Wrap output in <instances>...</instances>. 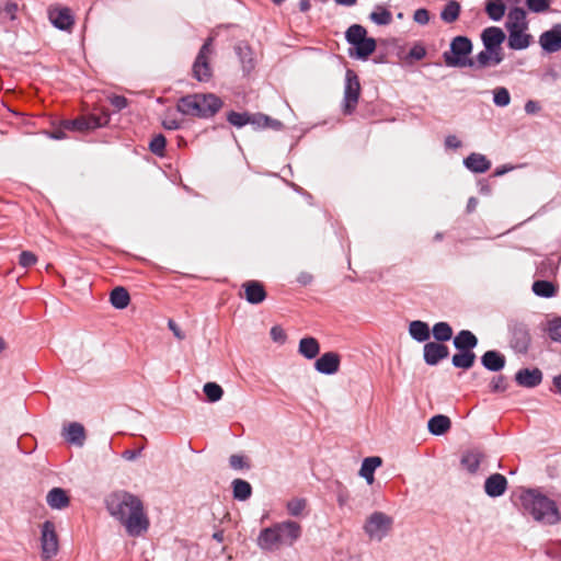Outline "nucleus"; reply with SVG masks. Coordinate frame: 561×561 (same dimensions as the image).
Here are the masks:
<instances>
[{"mask_svg": "<svg viewBox=\"0 0 561 561\" xmlns=\"http://www.w3.org/2000/svg\"><path fill=\"white\" fill-rule=\"evenodd\" d=\"M105 508L119 522L129 537H139L148 531L150 522L142 501L128 491H115L105 497Z\"/></svg>", "mask_w": 561, "mask_h": 561, "instance_id": "f257e3e1", "label": "nucleus"}, {"mask_svg": "<svg viewBox=\"0 0 561 561\" xmlns=\"http://www.w3.org/2000/svg\"><path fill=\"white\" fill-rule=\"evenodd\" d=\"M519 510L535 522L554 526L561 523V512L557 502L539 488H522L518 494Z\"/></svg>", "mask_w": 561, "mask_h": 561, "instance_id": "f03ea898", "label": "nucleus"}, {"mask_svg": "<svg viewBox=\"0 0 561 561\" xmlns=\"http://www.w3.org/2000/svg\"><path fill=\"white\" fill-rule=\"evenodd\" d=\"M224 104L222 99L213 92L190 93L178 100L176 112L184 116L209 119L222 108Z\"/></svg>", "mask_w": 561, "mask_h": 561, "instance_id": "7ed1b4c3", "label": "nucleus"}, {"mask_svg": "<svg viewBox=\"0 0 561 561\" xmlns=\"http://www.w3.org/2000/svg\"><path fill=\"white\" fill-rule=\"evenodd\" d=\"M471 38L467 35H457L451 38L449 48L443 53L442 58L449 68H470L473 64Z\"/></svg>", "mask_w": 561, "mask_h": 561, "instance_id": "20e7f679", "label": "nucleus"}, {"mask_svg": "<svg viewBox=\"0 0 561 561\" xmlns=\"http://www.w3.org/2000/svg\"><path fill=\"white\" fill-rule=\"evenodd\" d=\"M510 346L516 354L526 355L531 346V335L528 325L522 321L508 323Z\"/></svg>", "mask_w": 561, "mask_h": 561, "instance_id": "39448f33", "label": "nucleus"}, {"mask_svg": "<svg viewBox=\"0 0 561 561\" xmlns=\"http://www.w3.org/2000/svg\"><path fill=\"white\" fill-rule=\"evenodd\" d=\"M360 95V83L357 73L347 69L345 72V84L343 95V113L345 115H352L358 103Z\"/></svg>", "mask_w": 561, "mask_h": 561, "instance_id": "423d86ee", "label": "nucleus"}, {"mask_svg": "<svg viewBox=\"0 0 561 561\" xmlns=\"http://www.w3.org/2000/svg\"><path fill=\"white\" fill-rule=\"evenodd\" d=\"M392 523V518L387 514L382 512H374L367 518L364 525V531L369 538L381 540L388 535Z\"/></svg>", "mask_w": 561, "mask_h": 561, "instance_id": "0eeeda50", "label": "nucleus"}, {"mask_svg": "<svg viewBox=\"0 0 561 561\" xmlns=\"http://www.w3.org/2000/svg\"><path fill=\"white\" fill-rule=\"evenodd\" d=\"M42 554L45 559H50L58 552V536L55 524L51 520H45L41 528Z\"/></svg>", "mask_w": 561, "mask_h": 561, "instance_id": "6e6552de", "label": "nucleus"}, {"mask_svg": "<svg viewBox=\"0 0 561 561\" xmlns=\"http://www.w3.org/2000/svg\"><path fill=\"white\" fill-rule=\"evenodd\" d=\"M48 19L51 25L59 31L70 32L75 25V15L68 7L49 8Z\"/></svg>", "mask_w": 561, "mask_h": 561, "instance_id": "1a4fd4ad", "label": "nucleus"}, {"mask_svg": "<svg viewBox=\"0 0 561 561\" xmlns=\"http://www.w3.org/2000/svg\"><path fill=\"white\" fill-rule=\"evenodd\" d=\"M541 50L551 55L561 50V23L553 24L549 30L542 32L538 41Z\"/></svg>", "mask_w": 561, "mask_h": 561, "instance_id": "9d476101", "label": "nucleus"}, {"mask_svg": "<svg viewBox=\"0 0 561 561\" xmlns=\"http://www.w3.org/2000/svg\"><path fill=\"white\" fill-rule=\"evenodd\" d=\"M450 355L449 347L446 344L428 341L423 346V360L430 366H437Z\"/></svg>", "mask_w": 561, "mask_h": 561, "instance_id": "9b49d317", "label": "nucleus"}, {"mask_svg": "<svg viewBox=\"0 0 561 561\" xmlns=\"http://www.w3.org/2000/svg\"><path fill=\"white\" fill-rule=\"evenodd\" d=\"M543 380V373L538 367H523L514 375V381L517 386L534 389L541 385Z\"/></svg>", "mask_w": 561, "mask_h": 561, "instance_id": "f8f14e48", "label": "nucleus"}, {"mask_svg": "<svg viewBox=\"0 0 561 561\" xmlns=\"http://www.w3.org/2000/svg\"><path fill=\"white\" fill-rule=\"evenodd\" d=\"M341 366V356L336 352H325L316 358L314 369L322 375L332 376Z\"/></svg>", "mask_w": 561, "mask_h": 561, "instance_id": "ddd939ff", "label": "nucleus"}, {"mask_svg": "<svg viewBox=\"0 0 561 561\" xmlns=\"http://www.w3.org/2000/svg\"><path fill=\"white\" fill-rule=\"evenodd\" d=\"M243 298L250 305H260L267 298V291L262 282L256 279L247 280L241 285Z\"/></svg>", "mask_w": 561, "mask_h": 561, "instance_id": "4468645a", "label": "nucleus"}, {"mask_svg": "<svg viewBox=\"0 0 561 561\" xmlns=\"http://www.w3.org/2000/svg\"><path fill=\"white\" fill-rule=\"evenodd\" d=\"M256 543L264 551H274L280 545L279 527L273 524L263 528L257 536Z\"/></svg>", "mask_w": 561, "mask_h": 561, "instance_id": "2eb2a0df", "label": "nucleus"}, {"mask_svg": "<svg viewBox=\"0 0 561 561\" xmlns=\"http://www.w3.org/2000/svg\"><path fill=\"white\" fill-rule=\"evenodd\" d=\"M234 53L241 65L243 76H249L255 68L254 54L247 42H239L233 47Z\"/></svg>", "mask_w": 561, "mask_h": 561, "instance_id": "dca6fc26", "label": "nucleus"}, {"mask_svg": "<svg viewBox=\"0 0 561 561\" xmlns=\"http://www.w3.org/2000/svg\"><path fill=\"white\" fill-rule=\"evenodd\" d=\"M508 486V482L505 476L501 473H492L484 481V493L491 497L496 499L502 496Z\"/></svg>", "mask_w": 561, "mask_h": 561, "instance_id": "f3484780", "label": "nucleus"}, {"mask_svg": "<svg viewBox=\"0 0 561 561\" xmlns=\"http://www.w3.org/2000/svg\"><path fill=\"white\" fill-rule=\"evenodd\" d=\"M377 48V42L374 37L367 36L348 48V56L356 60L366 61Z\"/></svg>", "mask_w": 561, "mask_h": 561, "instance_id": "a211bd4d", "label": "nucleus"}, {"mask_svg": "<svg viewBox=\"0 0 561 561\" xmlns=\"http://www.w3.org/2000/svg\"><path fill=\"white\" fill-rule=\"evenodd\" d=\"M275 525L279 527L280 545L291 546L301 536V526L295 520L288 519Z\"/></svg>", "mask_w": 561, "mask_h": 561, "instance_id": "6ab92c4d", "label": "nucleus"}, {"mask_svg": "<svg viewBox=\"0 0 561 561\" xmlns=\"http://www.w3.org/2000/svg\"><path fill=\"white\" fill-rule=\"evenodd\" d=\"M481 365L491 373H500L505 368L506 357L497 350H489L480 357Z\"/></svg>", "mask_w": 561, "mask_h": 561, "instance_id": "aec40b11", "label": "nucleus"}, {"mask_svg": "<svg viewBox=\"0 0 561 561\" xmlns=\"http://www.w3.org/2000/svg\"><path fill=\"white\" fill-rule=\"evenodd\" d=\"M505 30H528L529 22L527 20V11L522 7H512L507 13V20L505 21Z\"/></svg>", "mask_w": 561, "mask_h": 561, "instance_id": "412c9836", "label": "nucleus"}, {"mask_svg": "<svg viewBox=\"0 0 561 561\" xmlns=\"http://www.w3.org/2000/svg\"><path fill=\"white\" fill-rule=\"evenodd\" d=\"M480 38L483 47L491 49L502 46L506 41V34L500 26H488L482 30Z\"/></svg>", "mask_w": 561, "mask_h": 561, "instance_id": "4be33fe9", "label": "nucleus"}, {"mask_svg": "<svg viewBox=\"0 0 561 561\" xmlns=\"http://www.w3.org/2000/svg\"><path fill=\"white\" fill-rule=\"evenodd\" d=\"M528 30H513L507 31L508 36H506L507 39V47L512 50H525L527 49L533 42L531 34L527 33Z\"/></svg>", "mask_w": 561, "mask_h": 561, "instance_id": "5701e85b", "label": "nucleus"}, {"mask_svg": "<svg viewBox=\"0 0 561 561\" xmlns=\"http://www.w3.org/2000/svg\"><path fill=\"white\" fill-rule=\"evenodd\" d=\"M463 165L474 174H482L491 169V161L482 153L471 152L463 159Z\"/></svg>", "mask_w": 561, "mask_h": 561, "instance_id": "b1692460", "label": "nucleus"}, {"mask_svg": "<svg viewBox=\"0 0 561 561\" xmlns=\"http://www.w3.org/2000/svg\"><path fill=\"white\" fill-rule=\"evenodd\" d=\"M62 435L67 443L79 447L83 446L85 440L84 426L79 422H71L64 426Z\"/></svg>", "mask_w": 561, "mask_h": 561, "instance_id": "393cba45", "label": "nucleus"}, {"mask_svg": "<svg viewBox=\"0 0 561 561\" xmlns=\"http://www.w3.org/2000/svg\"><path fill=\"white\" fill-rule=\"evenodd\" d=\"M46 502L50 508L61 511L69 506L70 497L65 489L55 486L48 491Z\"/></svg>", "mask_w": 561, "mask_h": 561, "instance_id": "a878e982", "label": "nucleus"}, {"mask_svg": "<svg viewBox=\"0 0 561 561\" xmlns=\"http://www.w3.org/2000/svg\"><path fill=\"white\" fill-rule=\"evenodd\" d=\"M408 332L411 339L417 343H426L431 339V327L422 320H413L409 323Z\"/></svg>", "mask_w": 561, "mask_h": 561, "instance_id": "bb28decb", "label": "nucleus"}, {"mask_svg": "<svg viewBox=\"0 0 561 561\" xmlns=\"http://www.w3.org/2000/svg\"><path fill=\"white\" fill-rule=\"evenodd\" d=\"M382 465V459L379 456H370L363 459L359 477L366 480L367 484H373L375 481V471Z\"/></svg>", "mask_w": 561, "mask_h": 561, "instance_id": "cd10ccee", "label": "nucleus"}, {"mask_svg": "<svg viewBox=\"0 0 561 561\" xmlns=\"http://www.w3.org/2000/svg\"><path fill=\"white\" fill-rule=\"evenodd\" d=\"M457 352L451 356V365L457 369L469 370L477 360L474 352L469 350H456Z\"/></svg>", "mask_w": 561, "mask_h": 561, "instance_id": "c85d7f7f", "label": "nucleus"}, {"mask_svg": "<svg viewBox=\"0 0 561 561\" xmlns=\"http://www.w3.org/2000/svg\"><path fill=\"white\" fill-rule=\"evenodd\" d=\"M479 340L477 335L470 331V330H460L454 337H453V345L455 350H471L474 352V348L478 346Z\"/></svg>", "mask_w": 561, "mask_h": 561, "instance_id": "c756f323", "label": "nucleus"}, {"mask_svg": "<svg viewBox=\"0 0 561 561\" xmlns=\"http://www.w3.org/2000/svg\"><path fill=\"white\" fill-rule=\"evenodd\" d=\"M451 427L450 419L445 414H435L427 421V430L434 436L445 435Z\"/></svg>", "mask_w": 561, "mask_h": 561, "instance_id": "7c9ffc66", "label": "nucleus"}, {"mask_svg": "<svg viewBox=\"0 0 561 561\" xmlns=\"http://www.w3.org/2000/svg\"><path fill=\"white\" fill-rule=\"evenodd\" d=\"M431 336L434 339L433 342L446 344L448 341H453V327L446 321H438L431 328Z\"/></svg>", "mask_w": 561, "mask_h": 561, "instance_id": "2f4dec72", "label": "nucleus"}, {"mask_svg": "<svg viewBox=\"0 0 561 561\" xmlns=\"http://www.w3.org/2000/svg\"><path fill=\"white\" fill-rule=\"evenodd\" d=\"M298 353L306 359H314L320 353V344L313 336H305L300 339Z\"/></svg>", "mask_w": 561, "mask_h": 561, "instance_id": "473e14b6", "label": "nucleus"}, {"mask_svg": "<svg viewBox=\"0 0 561 561\" xmlns=\"http://www.w3.org/2000/svg\"><path fill=\"white\" fill-rule=\"evenodd\" d=\"M192 76L198 82H208L213 77L209 60L195 57L192 66Z\"/></svg>", "mask_w": 561, "mask_h": 561, "instance_id": "72a5a7b5", "label": "nucleus"}, {"mask_svg": "<svg viewBox=\"0 0 561 561\" xmlns=\"http://www.w3.org/2000/svg\"><path fill=\"white\" fill-rule=\"evenodd\" d=\"M533 293L540 298H552L558 294V286L549 279H537L531 286Z\"/></svg>", "mask_w": 561, "mask_h": 561, "instance_id": "f704fd0d", "label": "nucleus"}, {"mask_svg": "<svg viewBox=\"0 0 561 561\" xmlns=\"http://www.w3.org/2000/svg\"><path fill=\"white\" fill-rule=\"evenodd\" d=\"M232 497L236 501L244 502L252 495V485L243 479L237 478L231 482Z\"/></svg>", "mask_w": 561, "mask_h": 561, "instance_id": "c9c22d12", "label": "nucleus"}, {"mask_svg": "<svg viewBox=\"0 0 561 561\" xmlns=\"http://www.w3.org/2000/svg\"><path fill=\"white\" fill-rule=\"evenodd\" d=\"M506 9L504 0H485L484 11L489 19L494 22H499L504 18Z\"/></svg>", "mask_w": 561, "mask_h": 561, "instance_id": "e433bc0d", "label": "nucleus"}, {"mask_svg": "<svg viewBox=\"0 0 561 561\" xmlns=\"http://www.w3.org/2000/svg\"><path fill=\"white\" fill-rule=\"evenodd\" d=\"M110 302L117 310H123L130 304V295L123 286H117L110 294Z\"/></svg>", "mask_w": 561, "mask_h": 561, "instance_id": "4c0bfd02", "label": "nucleus"}, {"mask_svg": "<svg viewBox=\"0 0 561 561\" xmlns=\"http://www.w3.org/2000/svg\"><path fill=\"white\" fill-rule=\"evenodd\" d=\"M461 13V5L457 0H448L440 11V20L447 24L456 22Z\"/></svg>", "mask_w": 561, "mask_h": 561, "instance_id": "58836bf2", "label": "nucleus"}, {"mask_svg": "<svg viewBox=\"0 0 561 561\" xmlns=\"http://www.w3.org/2000/svg\"><path fill=\"white\" fill-rule=\"evenodd\" d=\"M369 20L378 26H386L392 22V13L386 7L377 4L370 12Z\"/></svg>", "mask_w": 561, "mask_h": 561, "instance_id": "ea45409f", "label": "nucleus"}, {"mask_svg": "<svg viewBox=\"0 0 561 561\" xmlns=\"http://www.w3.org/2000/svg\"><path fill=\"white\" fill-rule=\"evenodd\" d=\"M472 61L473 64L470 67L472 69H486L496 66L493 54L490 49L484 47L472 58Z\"/></svg>", "mask_w": 561, "mask_h": 561, "instance_id": "a19ab883", "label": "nucleus"}, {"mask_svg": "<svg viewBox=\"0 0 561 561\" xmlns=\"http://www.w3.org/2000/svg\"><path fill=\"white\" fill-rule=\"evenodd\" d=\"M367 36V30L360 24H352L345 31V41L350 47L363 41Z\"/></svg>", "mask_w": 561, "mask_h": 561, "instance_id": "79ce46f5", "label": "nucleus"}, {"mask_svg": "<svg viewBox=\"0 0 561 561\" xmlns=\"http://www.w3.org/2000/svg\"><path fill=\"white\" fill-rule=\"evenodd\" d=\"M85 121L84 124V130H95L102 127H105L108 125L111 116L108 113H102L101 115H89L87 117H83Z\"/></svg>", "mask_w": 561, "mask_h": 561, "instance_id": "37998d69", "label": "nucleus"}, {"mask_svg": "<svg viewBox=\"0 0 561 561\" xmlns=\"http://www.w3.org/2000/svg\"><path fill=\"white\" fill-rule=\"evenodd\" d=\"M227 122L237 129L243 128L244 126L249 125L250 121V112H237V111H229L226 114Z\"/></svg>", "mask_w": 561, "mask_h": 561, "instance_id": "c03bdc74", "label": "nucleus"}, {"mask_svg": "<svg viewBox=\"0 0 561 561\" xmlns=\"http://www.w3.org/2000/svg\"><path fill=\"white\" fill-rule=\"evenodd\" d=\"M558 265L552 259L545 257L536 266V275L540 277H551L557 274Z\"/></svg>", "mask_w": 561, "mask_h": 561, "instance_id": "a18cd8bd", "label": "nucleus"}, {"mask_svg": "<svg viewBox=\"0 0 561 561\" xmlns=\"http://www.w3.org/2000/svg\"><path fill=\"white\" fill-rule=\"evenodd\" d=\"M203 391L209 403L218 402L224 396L221 386L213 381L206 382L203 387Z\"/></svg>", "mask_w": 561, "mask_h": 561, "instance_id": "49530a36", "label": "nucleus"}, {"mask_svg": "<svg viewBox=\"0 0 561 561\" xmlns=\"http://www.w3.org/2000/svg\"><path fill=\"white\" fill-rule=\"evenodd\" d=\"M482 455L480 453L467 451L461 456V465L467 468L470 473L477 472L481 462Z\"/></svg>", "mask_w": 561, "mask_h": 561, "instance_id": "de8ad7c7", "label": "nucleus"}, {"mask_svg": "<svg viewBox=\"0 0 561 561\" xmlns=\"http://www.w3.org/2000/svg\"><path fill=\"white\" fill-rule=\"evenodd\" d=\"M149 150L157 157L165 156L167 138L163 134L154 135L149 142Z\"/></svg>", "mask_w": 561, "mask_h": 561, "instance_id": "09e8293b", "label": "nucleus"}, {"mask_svg": "<svg viewBox=\"0 0 561 561\" xmlns=\"http://www.w3.org/2000/svg\"><path fill=\"white\" fill-rule=\"evenodd\" d=\"M553 0H525L526 11L535 14L546 13L550 10Z\"/></svg>", "mask_w": 561, "mask_h": 561, "instance_id": "8fccbe9b", "label": "nucleus"}, {"mask_svg": "<svg viewBox=\"0 0 561 561\" xmlns=\"http://www.w3.org/2000/svg\"><path fill=\"white\" fill-rule=\"evenodd\" d=\"M493 103L497 107H506L511 103V93L505 87L493 90Z\"/></svg>", "mask_w": 561, "mask_h": 561, "instance_id": "3c124183", "label": "nucleus"}, {"mask_svg": "<svg viewBox=\"0 0 561 561\" xmlns=\"http://www.w3.org/2000/svg\"><path fill=\"white\" fill-rule=\"evenodd\" d=\"M547 331L551 341L561 343V317H554L547 322Z\"/></svg>", "mask_w": 561, "mask_h": 561, "instance_id": "603ef678", "label": "nucleus"}, {"mask_svg": "<svg viewBox=\"0 0 561 561\" xmlns=\"http://www.w3.org/2000/svg\"><path fill=\"white\" fill-rule=\"evenodd\" d=\"M508 388V382L506 376L499 374L492 377L489 383V391L491 393H501L506 391Z\"/></svg>", "mask_w": 561, "mask_h": 561, "instance_id": "864d4df0", "label": "nucleus"}, {"mask_svg": "<svg viewBox=\"0 0 561 561\" xmlns=\"http://www.w3.org/2000/svg\"><path fill=\"white\" fill-rule=\"evenodd\" d=\"M307 501L306 499H293L287 502L286 508L291 516L301 515L302 511L306 508Z\"/></svg>", "mask_w": 561, "mask_h": 561, "instance_id": "5fc2aeb1", "label": "nucleus"}, {"mask_svg": "<svg viewBox=\"0 0 561 561\" xmlns=\"http://www.w3.org/2000/svg\"><path fill=\"white\" fill-rule=\"evenodd\" d=\"M161 125L167 130H179L182 128L183 122L172 117V111L168 110L161 121Z\"/></svg>", "mask_w": 561, "mask_h": 561, "instance_id": "6e6d98bb", "label": "nucleus"}, {"mask_svg": "<svg viewBox=\"0 0 561 561\" xmlns=\"http://www.w3.org/2000/svg\"><path fill=\"white\" fill-rule=\"evenodd\" d=\"M84 124H85V121L83 119V117L61 121V126L64 127V129L69 130V131H79V133L85 131Z\"/></svg>", "mask_w": 561, "mask_h": 561, "instance_id": "4d7b16f0", "label": "nucleus"}, {"mask_svg": "<svg viewBox=\"0 0 561 561\" xmlns=\"http://www.w3.org/2000/svg\"><path fill=\"white\" fill-rule=\"evenodd\" d=\"M425 56H426V48H425V46L422 43L416 42L409 49L405 59L416 60L417 61V60H422Z\"/></svg>", "mask_w": 561, "mask_h": 561, "instance_id": "13d9d810", "label": "nucleus"}, {"mask_svg": "<svg viewBox=\"0 0 561 561\" xmlns=\"http://www.w3.org/2000/svg\"><path fill=\"white\" fill-rule=\"evenodd\" d=\"M229 465L234 470L250 469V462L242 455H231L229 458Z\"/></svg>", "mask_w": 561, "mask_h": 561, "instance_id": "bf43d9fd", "label": "nucleus"}, {"mask_svg": "<svg viewBox=\"0 0 561 561\" xmlns=\"http://www.w3.org/2000/svg\"><path fill=\"white\" fill-rule=\"evenodd\" d=\"M37 262V256L31 251H22L19 256V264L22 267L28 268L35 265Z\"/></svg>", "mask_w": 561, "mask_h": 561, "instance_id": "052dcab7", "label": "nucleus"}, {"mask_svg": "<svg viewBox=\"0 0 561 561\" xmlns=\"http://www.w3.org/2000/svg\"><path fill=\"white\" fill-rule=\"evenodd\" d=\"M431 20L430 11L425 8H420L414 11L413 21L420 25L428 24Z\"/></svg>", "mask_w": 561, "mask_h": 561, "instance_id": "680f3d73", "label": "nucleus"}, {"mask_svg": "<svg viewBox=\"0 0 561 561\" xmlns=\"http://www.w3.org/2000/svg\"><path fill=\"white\" fill-rule=\"evenodd\" d=\"M108 101H110L111 105L116 108V111H122V110L126 108L129 104L127 98H125L124 95H119V94L110 95Z\"/></svg>", "mask_w": 561, "mask_h": 561, "instance_id": "e2e57ef3", "label": "nucleus"}, {"mask_svg": "<svg viewBox=\"0 0 561 561\" xmlns=\"http://www.w3.org/2000/svg\"><path fill=\"white\" fill-rule=\"evenodd\" d=\"M270 334L272 340L278 344H284L287 340V335L280 325H273Z\"/></svg>", "mask_w": 561, "mask_h": 561, "instance_id": "0e129e2a", "label": "nucleus"}, {"mask_svg": "<svg viewBox=\"0 0 561 561\" xmlns=\"http://www.w3.org/2000/svg\"><path fill=\"white\" fill-rule=\"evenodd\" d=\"M263 117H265V114L263 113H250V121L249 125H251L255 130L264 129V121Z\"/></svg>", "mask_w": 561, "mask_h": 561, "instance_id": "69168bd1", "label": "nucleus"}, {"mask_svg": "<svg viewBox=\"0 0 561 561\" xmlns=\"http://www.w3.org/2000/svg\"><path fill=\"white\" fill-rule=\"evenodd\" d=\"M263 121H264V129L271 128L273 130H280L284 127V124L280 121L273 118L266 114H265V117H263Z\"/></svg>", "mask_w": 561, "mask_h": 561, "instance_id": "338daca9", "label": "nucleus"}, {"mask_svg": "<svg viewBox=\"0 0 561 561\" xmlns=\"http://www.w3.org/2000/svg\"><path fill=\"white\" fill-rule=\"evenodd\" d=\"M45 134L48 136V138L54 140H61L66 138V129L61 126V123L59 126L53 130L45 131Z\"/></svg>", "mask_w": 561, "mask_h": 561, "instance_id": "774afa93", "label": "nucleus"}]
</instances>
